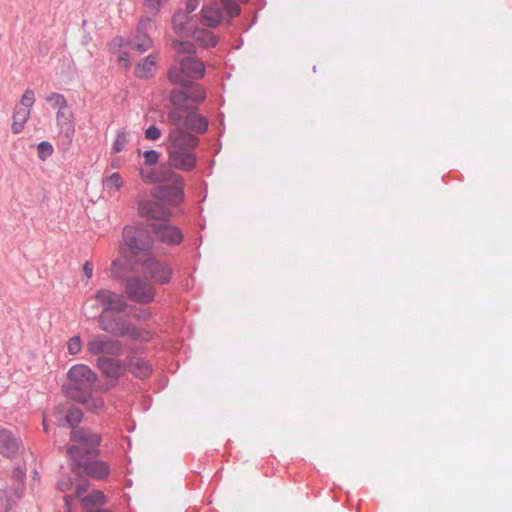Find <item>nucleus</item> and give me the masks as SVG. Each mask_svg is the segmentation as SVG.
<instances>
[{"mask_svg":"<svg viewBox=\"0 0 512 512\" xmlns=\"http://www.w3.org/2000/svg\"><path fill=\"white\" fill-rule=\"evenodd\" d=\"M69 383L65 386V394L71 399H79L85 393L92 391L97 374L87 365L77 364L72 366L67 373Z\"/></svg>","mask_w":512,"mask_h":512,"instance_id":"obj_6","label":"nucleus"},{"mask_svg":"<svg viewBox=\"0 0 512 512\" xmlns=\"http://www.w3.org/2000/svg\"><path fill=\"white\" fill-rule=\"evenodd\" d=\"M199 5V0H187L185 4V11L186 13L190 14L196 10V8Z\"/></svg>","mask_w":512,"mask_h":512,"instance_id":"obj_49","label":"nucleus"},{"mask_svg":"<svg viewBox=\"0 0 512 512\" xmlns=\"http://www.w3.org/2000/svg\"><path fill=\"white\" fill-rule=\"evenodd\" d=\"M139 174L141 178L147 183H158V175L157 169L155 170H145L143 168L140 169Z\"/></svg>","mask_w":512,"mask_h":512,"instance_id":"obj_42","label":"nucleus"},{"mask_svg":"<svg viewBox=\"0 0 512 512\" xmlns=\"http://www.w3.org/2000/svg\"><path fill=\"white\" fill-rule=\"evenodd\" d=\"M87 350L92 355L119 357L124 352L123 343L105 334L92 336L87 343Z\"/></svg>","mask_w":512,"mask_h":512,"instance_id":"obj_8","label":"nucleus"},{"mask_svg":"<svg viewBox=\"0 0 512 512\" xmlns=\"http://www.w3.org/2000/svg\"><path fill=\"white\" fill-rule=\"evenodd\" d=\"M72 469L78 474L84 473L96 480H103L110 474L108 463L96 458H84L74 462Z\"/></svg>","mask_w":512,"mask_h":512,"instance_id":"obj_11","label":"nucleus"},{"mask_svg":"<svg viewBox=\"0 0 512 512\" xmlns=\"http://www.w3.org/2000/svg\"><path fill=\"white\" fill-rule=\"evenodd\" d=\"M57 127L59 129L58 137H59V141H60L61 145L65 149L69 148V146L72 143L74 134H75L74 119L68 120L65 123L59 124V125H57Z\"/></svg>","mask_w":512,"mask_h":512,"instance_id":"obj_28","label":"nucleus"},{"mask_svg":"<svg viewBox=\"0 0 512 512\" xmlns=\"http://www.w3.org/2000/svg\"><path fill=\"white\" fill-rule=\"evenodd\" d=\"M199 143L197 135L182 127L172 128L166 141L170 167L184 172L195 169L198 158L194 150Z\"/></svg>","mask_w":512,"mask_h":512,"instance_id":"obj_2","label":"nucleus"},{"mask_svg":"<svg viewBox=\"0 0 512 512\" xmlns=\"http://www.w3.org/2000/svg\"><path fill=\"white\" fill-rule=\"evenodd\" d=\"M21 444V439L11 430L0 429V454L11 457L17 453Z\"/></svg>","mask_w":512,"mask_h":512,"instance_id":"obj_16","label":"nucleus"},{"mask_svg":"<svg viewBox=\"0 0 512 512\" xmlns=\"http://www.w3.org/2000/svg\"><path fill=\"white\" fill-rule=\"evenodd\" d=\"M151 24H152V19L151 18H149V17L142 18L138 22V25L136 27V31H138L140 34L141 33H147V31L151 28Z\"/></svg>","mask_w":512,"mask_h":512,"instance_id":"obj_46","label":"nucleus"},{"mask_svg":"<svg viewBox=\"0 0 512 512\" xmlns=\"http://www.w3.org/2000/svg\"><path fill=\"white\" fill-rule=\"evenodd\" d=\"M26 477L25 470L21 467H16L12 474L13 483H24Z\"/></svg>","mask_w":512,"mask_h":512,"instance_id":"obj_47","label":"nucleus"},{"mask_svg":"<svg viewBox=\"0 0 512 512\" xmlns=\"http://www.w3.org/2000/svg\"><path fill=\"white\" fill-rule=\"evenodd\" d=\"M221 11L225 12L229 17L233 18L240 14V5L235 0H221Z\"/></svg>","mask_w":512,"mask_h":512,"instance_id":"obj_34","label":"nucleus"},{"mask_svg":"<svg viewBox=\"0 0 512 512\" xmlns=\"http://www.w3.org/2000/svg\"><path fill=\"white\" fill-rule=\"evenodd\" d=\"M94 298L97 301V303L103 308L102 313H122L125 312L128 307V303L122 294L116 293L108 289L97 290Z\"/></svg>","mask_w":512,"mask_h":512,"instance_id":"obj_10","label":"nucleus"},{"mask_svg":"<svg viewBox=\"0 0 512 512\" xmlns=\"http://www.w3.org/2000/svg\"><path fill=\"white\" fill-rule=\"evenodd\" d=\"M30 117V110L16 105L13 112V123L11 131L13 134H19L23 131L27 120Z\"/></svg>","mask_w":512,"mask_h":512,"instance_id":"obj_25","label":"nucleus"},{"mask_svg":"<svg viewBox=\"0 0 512 512\" xmlns=\"http://www.w3.org/2000/svg\"><path fill=\"white\" fill-rule=\"evenodd\" d=\"M185 112V109L183 108H176L172 109L168 112L167 118L168 121L176 127H184V118L185 115L183 114Z\"/></svg>","mask_w":512,"mask_h":512,"instance_id":"obj_33","label":"nucleus"},{"mask_svg":"<svg viewBox=\"0 0 512 512\" xmlns=\"http://www.w3.org/2000/svg\"><path fill=\"white\" fill-rule=\"evenodd\" d=\"M70 440L73 444L68 446L67 454L72 463L84 458H97L99 456L98 447L101 444V435L90 428L73 427Z\"/></svg>","mask_w":512,"mask_h":512,"instance_id":"obj_3","label":"nucleus"},{"mask_svg":"<svg viewBox=\"0 0 512 512\" xmlns=\"http://www.w3.org/2000/svg\"><path fill=\"white\" fill-rule=\"evenodd\" d=\"M106 503V496L105 494L100 490H94L92 493L84 496L81 499V504L84 511L90 510V509H102L101 506H103Z\"/></svg>","mask_w":512,"mask_h":512,"instance_id":"obj_27","label":"nucleus"},{"mask_svg":"<svg viewBox=\"0 0 512 512\" xmlns=\"http://www.w3.org/2000/svg\"><path fill=\"white\" fill-rule=\"evenodd\" d=\"M134 317L137 320H148L151 317V312L148 309H140L138 312L135 313Z\"/></svg>","mask_w":512,"mask_h":512,"instance_id":"obj_48","label":"nucleus"},{"mask_svg":"<svg viewBox=\"0 0 512 512\" xmlns=\"http://www.w3.org/2000/svg\"><path fill=\"white\" fill-rule=\"evenodd\" d=\"M188 92L189 101L201 103L206 98V91L204 87L194 81L188 87H184Z\"/></svg>","mask_w":512,"mask_h":512,"instance_id":"obj_30","label":"nucleus"},{"mask_svg":"<svg viewBox=\"0 0 512 512\" xmlns=\"http://www.w3.org/2000/svg\"><path fill=\"white\" fill-rule=\"evenodd\" d=\"M83 272H84V274L86 275L87 278H91L92 277L93 267H92V265L88 261L85 262V264L83 265Z\"/></svg>","mask_w":512,"mask_h":512,"instance_id":"obj_52","label":"nucleus"},{"mask_svg":"<svg viewBox=\"0 0 512 512\" xmlns=\"http://www.w3.org/2000/svg\"><path fill=\"white\" fill-rule=\"evenodd\" d=\"M43 429H44L45 432H48V425H47L45 419L43 420Z\"/></svg>","mask_w":512,"mask_h":512,"instance_id":"obj_55","label":"nucleus"},{"mask_svg":"<svg viewBox=\"0 0 512 512\" xmlns=\"http://www.w3.org/2000/svg\"><path fill=\"white\" fill-rule=\"evenodd\" d=\"M192 16L183 10L176 11L172 16V28L174 32L181 38L189 37L193 29L188 27L189 22L192 20Z\"/></svg>","mask_w":512,"mask_h":512,"instance_id":"obj_19","label":"nucleus"},{"mask_svg":"<svg viewBox=\"0 0 512 512\" xmlns=\"http://www.w3.org/2000/svg\"><path fill=\"white\" fill-rule=\"evenodd\" d=\"M46 101L48 103H52L53 106H57L58 109H66L67 108V100L63 94L53 92L46 97Z\"/></svg>","mask_w":512,"mask_h":512,"instance_id":"obj_36","label":"nucleus"},{"mask_svg":"<svg viewBox=\"0 0 512 512\" xmlns=\"http://www.w3.org/2000/svg\"><path fill=\"white\" fill-rule=\"evenodd\" d=\"M6 493H7L6 490H0V507L4 505V504H2V495H6Z\"/></svg>","mask_w":512,"mask_h":512,"instance_id":"obj_54","label":"nucleus"},{"mask_svg":"<svg viewBox=\"0 0 512 512\" xmlns=\"http://www.w3.org/2000/svg\"><path fill=\"white\" fill-rule=\"evenodd\" d=\"M151 195L167 207L177 206L184 199V188L182 184L159 185L151 190Z\"/></svg>","mask_w":512,"mask_h":512,"instance_id":"obj_12","label":"nucleus"},{"mask_svg":"<svg viewBox=\"0 0 512 512\" xmlns=\"http://www.w3.org/2000/svg\"><path fill=\"white\" fill-rule=\"evenodd\" d=\"M33 474H34V476H33V478H34V479H38V478H39V474H38V472H37V471H34V473H33Z\"/></svg>","mask_w":512,"mask_h":512,"instance_id":"obj_56","label":"nucleus"},{"mask_svg":"<svg viewBox=\"0 0 512 512\" xmlns=\"http://www.w3.org/2000/svg\"><path fill=\"white\" fill-rule=\"evenodd\" d=\"M174 167L167 164H160L157 168L158 183H171V185L182 184L183 178L180 174L173 171Z\"/></svg>","mask_w":512,"mask_h":512,"instance_id":"obj_23","label":"nucleus"},{"mask_svg":"<svg viewBox=\"0 0 512 512\" xmlns=\"http://www.w3.org/2000/svg\"><path fill=\"white\" fill-rule=\"evenodd\" d=\"M81 347H82V343H81L80 336H77V335L73 336L68 341V345H67L68 352L72 355L79 353L81 351Z\"/></svg>","mask_w":512,"mask_h":512,"instance_id":"obj_43","label":"nucleus"},{"mask_svg":"<svg viewBox=\"0 0 512 512\" xmlns=\"http://www.w3.org/2000/svg\"><path fill=\"white\" fill-rule=\"evenodd\" d=\"M103 185L108 189L114 188L115 190H119L123 186V180L121 175L115 172L104 180Z\"/></svg>","mask_w":512,"mask_h":512,"instance_id":"obj_37","label":"nucleus"},{"mask_svg":"<svg viewBox=\"0 0 512 512\" xmlns=\"http://www.w3.org/2000/svg\"><path fill=\"white\" fill-rule=\"evenodd\" d=\"M190 36L199 44L206 48H212L217 45L216 36L209 30L204 28H195L191 31Z\"/></svg>","mask_w":512,"mask_h":512,"instance_id":"obj_26","label":"nucleus"},{"mask_svg":"<svg viewBox=\"0 0 512 512\" xmlns=\"http://www.w3.org/2000/svg\"><path fill=\"white\" fill-rule=\"evenodd\" d=\"M152 230L142 226H125L122 232L123 240L129 250L134 253H147L153 246Z\"/></svg>","mask_w":512,"mask_h":512,"instance_id":"obj_7","label":"nucleus"},{"mask_svg":"<svg viewBox=\"0 0 512 512\" xmlns=\"http://www.w3.org/2000/svg\"><path fill=\"white\" fill-rule=\"evenodd\" d=\"M130 354L124 359L126 372H130L135 377L144 379L152 373L151 364L144 358L133 355V348L129 349Z\"/></svg>","mask_w":512,"mask_h":512,"instance_id":"obj_15","label":"nucleus"},{"mask_svg":"<svg viewBox=\"0 0 512 512\" xmlns=\"http://www.w3.org/2000/svg\"><path fill=\"white\" fill-rule=\"evenodd\" d=\"M7 491L6 495H2V504L6 508H11L12 505L23 497L25 491L24 483H13V487Z\"/></svg>","mask_w":512,"mask_h":512,"instance_id":"obj_29","label":"nucleus"},{"mask_svg":"<svg viewBox=\"0 0 512 512\" xmlns=\"http://www.w3.org/2000/svg\"><path fill=\"white\" fill-rule=\"evenodd\" d=\"M127 143H128V138H127L125 130L124 129L118 130L116 133V138H115L113 146H112L113 152L114 153L121 152Z\"/></svg>","mask_w":512,"mask_h":512,"instance_id":"obj_35","label":"nucleus"},{"mask_svg":"<svg viewBox=\"0 0 512 512\" xmlns=\"http://www.w3.org/2000/svg\"><path fill=\"white\" fill-rule=\"evenodd\" d=\"M35 95L32 89H27L21 97L19 106L29 109L34 105Z\"/></svg>","mask_w":512,"mask_h":512,"instance_id":"obj_39","label":"nucleus"},{"mask_svg":"<svg viewBox=\"0 0 512 512\" xmlns=\"http://www.w3.org/2000/svg\"><path fill=\"white\" fill-rule=\"evenodd\" d=\"M168 0H143L144 6L152 13L153 15L158 14L164 2Z\"/></svg>","mask_w":512,"mask_h":512,"instance_id":"obj_40","label":"nucleus"},{"mask_svg":"<svg viewBox=\"0 0 512 512\" xmlns=\"http://www.w3.org/2000/svg\"><path fill=\"white\" fill-rule=\"evenodd\" d=\"M38 157L41 160H45L47 157L51 156L54 152V148L52 144L48 141H42L37 146Z\"/></svg>","mask_w":512,"mask_h":512,"instance_id":"obj_38","label":"nucleus"},{"mask_svg":"<svg viewBox=\"0 0 512 512\" xmlns=\"http://www.w3.org/2000/svg\"><path fill=\"white\" fill-rule=\"evenodd\" d=\"M88 488V482L86 480L78 483L75 487L76 496L80 497L83 492H85Z\"/></svg>","mask_w":512,"mask_h":512,"instance_id":"obj_50","label":"nucleus"},{"mask_svg":"<svg viewBox=\"0 0 512 512\" xmlns=\"http://www.w3.org/2000/svg\"><path fill=\"white\" fill-rule=\"evenodd\" d=\"M131 49L138 53H145L153 47V40L148 33H139L135 30V35L132 39H128L125 43Z\"/></svg>","mask_w":512,"mask_h":512,"instance_id":"obj_22","label":"nucleus"},{"mask_svg":"<svg viewBox=\"0 0 512 512\" xmlns=\"http://www.w3.org/2000/svg\"><path fill=\"white\" fill-rule=\"evenodd\" d=\"M73 401L81 403L85 406L87 411L94 414H99L105 409L104 399L101 396L93 395L92 391L85 393L79 397V399H74Z\"/></svg>","mask_w":512,"mask_h":512,"instance_id":"obj_21","label":"nucleus"},{"mask_svg":"<svg viewBox=\"0 0 512 512\" xmlns=\"http://www.w3.org/2000/svg\"><path fill=\"white\" fill-rule=\"evenodd\" d=\"M111 166H112L113 168H117V167H118V164H117V162H113Z\"/></svg>","mask_w":512,"mask_h":512,"instance_id":"obj_57","label":"nucleus"},{"mask_svg":"<svg viewBox=\"0 0 512 512\" xmlns=\"http://www.w3.org/2000/svg\"><path fill=\"white\" fill-rule=\"evenodd\" d=\"M58 486L61 491L69 490L72 486L71 479L67 478L66 480H62L61 482H59Z\"/></svg>","mask_w":512,"mask_h":512,"instance_id":"obj_51","label":"nucleus"},{"mask_svg":"<svg viewBox=\"0 0 512 512\" xmlns=\"http://www.w3.org/2000/svg\"><path fill=\"white\" fill-rule=\"evenodd\" d=\"M83 418V412L78 407H70L65 414V422L73 430V427H80L78 424Z\"/></svg>","mask_w":512,"mask_h":512,"instance_id":"obj_32","label":"nucleus"},{"mask_svg":"<svg viewBox=\"0 0 512 512\" xmlns=\"http://www.w3.org/2000/svg\"><path fill=\"white\" fill-rule=\"evenodd\" d=\"M70 498V496H66L65 497V501L68 502V499Z\"/></svg>","mask_w":512,"mask_h":512,"instance_id":"obj_58","label":"nucleus"},{"mask_svg":"<svg viewBox=\"0 0 512 512\" xmlns=\"http://www.w3.org/2000/svg\"><path fill=\"white\" fill-rule=\"evenodd\" d=\"M189 101L188 92L185 88L174 89L170 93V102L176 108L186 109V104Z\"/></svg>","mask_w":512,"mask_h":512,"instance_id":"obj_31","label":"nucleus"},{"mask_svg":"<svg viewBox=\"0 0 512 512\" xmlns=\"http://www.w3.org/2000/svg\"><path fill=\"white\" fill-rule=\"evenodd\" d=\"M161 137V130L156 125H151L145 130V138L156 141Z\"/></svg>","mask_w":512,"mask_h":512,"instance_id":"obj_44","label":"nucleus"},{"mask_svg":"<svg viewBox=\"0 0 512 512\" xmlns=\"http://www.w3.org/2000/svg\"><path fill=\"white\" fill-rule=\"evenodd\" d=\"M209 121L208 118L190 111L185 114L184 118V129L193 134H204L208 130Z\"/></svg>","mask_w":512,"mask_h":512,"instance_id":"obj_17","label":"nucleus"},{"mask_svg":"<svg viewBox=\"0 0 512 512\" xmlns=\"http://www.w3.org/2000/svg\"><path fill=\"white\" fill-rule=\"evenodd\" d=\"M202 23L210 28L216 27L222 20V11L220 8L203 6L200 12Z\"/></svg>","mask_w":512,"mask_h":512,"instance_id":"obj_24","label":"nucleus"},{"mask_svg":"<svg viewBox=\"0 0 512 512\" xmlns=\"http://www.w3.org/2000/svg\"><path fill=\"white\" fill-rule=\"evenodd\" d=\"M101 330L115 337H128L133 341L148 342L151 334L148 330L138 328L122 316L101 313L98 317Z\"/></svg>","mask_w":512,"mask_h":512,"instance_id":"obj_4","label":"nucleus"},{"mask_svg":"<svg viewBox=\"0 0 512 512\" xmlns=\"http://www.w3.org/2000/svg\"><path fill=\"white\" fill-rule=\"evenodd\" d=\"M255 22H256V17L253 19V22L251 23V25H253Z\"/></svg>","mask_w":512,"mask_h":512,"instance_id":"obj_59","label":"nucleus"},{"mask_svg":"<svg viewBox=\"0 0 512 512\" xmlns=\"http://www.w3.org/2000/svg\"><path fill=\"white\" fill-rule=\"evenodd\" d=\"M120 263L113 261L112 273L115 278L124 281L125 293L128 299L139 304L151 303L155 298V289L148 281L139 276H126L119 269Z\"/></svg>","mask_w":512,"mask_h":512,"instance_id":"obj_5","label":"nucleus"},{"mask_svg":"<svg viewBox=\"0 0 512 512\" xmlns=\"http://www.w3.org/2000/svg\"><path fill=\"white\" fill-rule=\"evenodd\" d=\"M147 271L150 276L160 284L169 283L172 275V269L164 262L151 260L147 263Z\"/></svg>","mask_w":512,"mask_h":512,"instance_id":"obj_18","label":"nucleus"},{"mask_svg":"<svg viewBox=\"0 0 512 512\" xmlns=\"http://www.w3.org/2000/svg\"><path fill=\"white\" fill-rule=\"evenodd\" d=\"M73 114L72 113H66L65 109H58L56 114V124H62L67 122L68 120H73Z\"/></svg>","mask_w":512,"mask_h":512,"instance_id":"obj_45","label":"nucleus"},{"mask_svg":"<svg viewBox=\"0 0 512 512\" xmlns=\"http://www.w3.org/2000/svg\"><path fill=\"white\" fill-rule=\"evenodd\" d=\"M152 232L157 239L168 245H178L182 242L183 233L177 226L165 222L150 225Z\"/></svg>","mask_w":512,"mask_h":512,"instance_id":"obj_14","label":"nucleus"},{"mask_svg":"<svg viewBox=\"0 0 512 512\" xmlns=\"http://www.w3.org/2000/svg\"><path fill=\"white\" fill-rule=\"evenodd\" d=\"M129 55L127 52H122L119 56V60L121 62H124L125 66H129V59H128Z\"/></svg>","mask_w":512,"mask_h":512,"instance_id":"obj_53","label":"nucleus"},{"mask_svg":"<svg viewBox=\"0 0 512 512\" xmlns=\"http://www.w3.org/2000/svg\"><path fill=\"white\" fill-rule=\"evenodd\" d=\"M157 54H149L142 59L135 67V76L139 79H148L152 77L156 70Z\"/></svg>","mask_w":512,"mask_h":512,"instance_id":"obj_20","label":"nucleus"},{"mask_svg":"<svg viewBox=\"0 0 512 512\" xmlns=\"http://www.w3.org/2000/svg\"><path fill=\"white\" fill-rule=\"evenodd\" d=\"M144 164L148 166L155 165L160 157L159 152L156 150L150 149L143 152Z\"/></svg>","mask_w":512,"mask_h":512,"instance_id":"obj_41","label":"nucleus"},{"mask_svg":"<svg viewBox=\"0 0 512 512\" xmlns=\"http://www.w3.org/2000/svg\"><path fill=\"white\" fill-rule=\"evenodd\" d=\"M96 362L98 369L107 379V389L116 386L119 379L126 374L124 360L118 357L99 356Z\"/></svg>","mask_w":512,"mask_h":512,"instance_id":"obj_9","label":"nucleus"},{"mask_svg":"<svg viewBox=\"0 0 512 512\" xmlns=\"http://www.w3.org/2000/svg\"><path fill=\"white\" fill-rule=\"evenodd\" d=\"M175 59L179 66H171L168 70V79L171 83L181 87H188L196 79L205 75V65L194 57L196 47L192 42L174 39L171 41Z\"/></svg>","mask_w":512,"mask_h":512,"instance_id":"obj_1","label":"nucleus"},{"mask_svg":"<svg viewBox=\"0 0 512 512\" xmlns=\"http://www.w3.org/2000/svg\"><path fill=\"white\" fill-rule=\"evenodd\" d=\"M139 214L152 220L161 222L168 221L171 212L169 207L165 206L160 200L155 198L151 200H141L138 203Z\"/></svg>","mask_w":512,"mask_h":512,"instance_id":"obj_13","label":"nucleus"}]
</instances>
